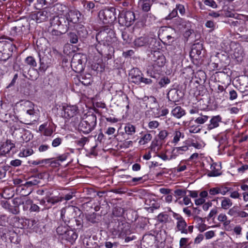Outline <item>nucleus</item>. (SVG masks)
I'll return each instance as SVG.
<instances>
[{
  "instance_id": "nucleus-1",
  "label": "nucleus",
  "mask_w": 248,
  "mask_h": 248,
  "mask_svg": "<svg viewBox=\"0 0 248 248\" xmlns=\"http://www.w3.org/2000/svg\"><path fill=\"white\" fill-rule=\"evenodd\" d=\"M108 227L110 233L115 237H123L130 233L129 225L122 218H113L109 223Z\"/></svg>"
},
{
  "instance_id": "nucleus-2",
  "label": "nucleus",
  "mask_w": 248,
  "mask_h": 248,
  "mask_svg": "<svg viewBox=\"0 0 248 248\" xmlns=\"http://www.w3.org/2000/svg\"><path fill=\"white\" fill-rule=\"evenodd\" d=\"M77 122L75 123V125L78 124V129L85 134H87L91 132L96 125L97 118L94 114H91L87 115L84 119L80 120L77 117Z\"/></svg>"
},
{
  "instance_id": "nucleus-3",
  "label": "nucleus",
  "mask_w": 248,
  "mask_h": 248,
  "mask_svg": "<svg viewBox=\"0 0 248 248\" xmlns=\"http://www.w3.org/2000/svg\"><path fill=\"white\" fill-rule=\"evenodd\" d=\"M27 32V29L25 25H18L11 29L10 35L11 37H9L7 39L13 43V45H15V43L20 44L23 34Z\"/></svg>"
},
{
  "instance_id": "nucleus-4",
  "label": "nucleus",
  "mask_w": 248,
  "mask_h": 248,
  "mask_svg": "<svg viewBox=\"0 0 248 248\" xmlns=\"http://www.w3.org/2000/svg\"><path fill=\"white\" fill-rule=\"evenodd\" d=\"M96 39L98 42L110 46L115 40L114 31L110 28L106 27L96 34Z\"/></svg>"
},
{
  "instance_id": "nucleus-5",
  "label": "nucleus",
  "mask_w": 248,
  "mask_h": 248,
  "mask_svg": "<svg viewBox=\"0 0 248 248\" xmlns=\"http://www.w3.org/2000/svg\"><path fill=\"white\" fill-rule=\"evenodd\" d=\"M98 16L103 23H112L116 19V9L111 7L101 10L99 12Z\"/></svg>"
},
{
  "instance_id": "nucleus-6",
  "label": "nucleus",
  "mask_w": 248,
  "mask_h": 248,
  "mask_svg": "<svg viewBox=\"0 0 248 248\" xmlns=\"http://www.w3.org/2000/svg\"><path fill=\"white\" fill-rule=\"evenodd\" d=\"M61 5L59 4L55 5L53 7L46 9L42 11H39L35 14L33 16L36 19L37 22H42L46 21L47 19H50V20H52L51 18H53V13L55 9H59Z\"/></svg>"
},
{
  "instance_id": "nucleus-7",
  "label": "nucleus",
  "mask_w": 248,
  "mask_h": 248,
  "mask_svg": "<svg viewBox=\"0 0 248 248\" xmlns=\"http://www.w3.org/2000/svg\"><path fill=\"white\" fill-rule=\"evenodd\" d=\"M75 212V208L72 206L62 208L61 210L60 221L62 220L65 225L73 226L71 223L74 218Z\"/></svg>"
},
{
  "instance_id": "nucleus-8",
  "label": "nucleus",
  "mask_w": 248,
  "mask_h": 248,
  "mask_svg": "<svg viewBox=\"0 0 248 248\" xmlns=\"http://www.w3.org/2000/svg\"><path fill=\"white\" fill-rule=\"evenodd\" d=\"M119 22L123 26L129 27L136 20L135 13L131 11H122L119 13Z\"/></svg>"
},
{
  "instance_id": "nucleus-9",
  "label": "nucleus",
  "mask_w": 248,
  "mask_h": 248,
  "mask_svg": "<svg viewBox=\"0 0 248 248\" xmlns=\"http://www.w3.org/2000/svg\"><path fill=\"white\" fill-rule=\"evenodd\" d=\"M50 25L52 27L56 28L62 34L66 32L69 29V23L65 18L58 16H53Z\"/></svg>"
},
{
  "instance_id": "nucleus-10",
  "label": "nucleus",
  "mask_w": 248,
  "mask_h": 248,
  "mask_svg": "<svg viewBox=\"0 0 248 248\" xmlns=\"http://www.w3.org/2000/svg\"><path fill=\"white\" fill-rule=\"evenodd\" d=\"M173 26L175 29L181 32H189L190 22L183 18H177L173 20Z\"/></svg>"
},
{
  "instance_id": "nucleus-11",
  "label": "nucleus",
  "mask_w": 248,
  "mask_h": 248,
  "mask_svg": "<svg viewBox=\"0 0 248 248\" xmlns=\"http://www.w3.org/2000/svg\"><path fill=\"white\" fill-rule=\"evenodd\" d=\"M172 217L176 220L175 229L181 233L187 234V223L185 219L180 214L172 212Z\"/></svg>"
},
{
  "instance_id": "nucleus-12",
  "label": "nucleus",
  "mask_w": 248,
  "mask_h": 248,
  "mask_svg": "<svg viewBox=\"0 0 248 248\" xmlns=\"http://www.w3.org/2000/svg\"><path fill=\"white\" fill-rule=\"evenodd\" d=\"M3 47V50H0V60L5 62L12 56L13 49L16 48V45L5 43Z\"/></svg>"
},
{
  "instance_id": "nucleus-13",
  "label": "nucleus",
  "mask_w": 248,
  "mask_h": 248,
  "mask_svg": "<svg viewBox=\"0 0 248 248\" xmlns=\"http://www.w3.org/2000/svg\"><path fill=\"white\" fill-rule=\"evenodd\" d=\"M81 57L80 54H75L71 60V66L75 69L74 70L77 72H80L83 70Z\"/></svg>"
},
{
  "instance_id": "nucleus-14",
  "label": "nucleus",
  "mask_w": 248,
  "mask_h": 248,
  "mask_svg": "<svg viewBox=\"0 0 248 248\" xmlns=\"http://www.w3.org/2000/svg\"><path fill=\"white\" fill-rule=\"evenodd\" d=\"M227 214L234 217L247 218L248 217V213L242 211L238 206H233L229 209Z\"/></svg>"
},
{
  "instance_id": "nucleus-15",
  "label": "nucleus",
  "mask_w": 248,
  "mask_h": 248,
  "mask_svg": "<svg viewBox=\"0 0 248 248\" xmlns=\"http://www.w3.org/2000/svg\"><path fill=\"white\" fill-rule=\"evenodd\" d=\"M143 76L141 71L137 68H134L131 69L129 73V77H130L131 82L137 84L141 83Z\"/></svg>"
},
{
  "instance_id": "nucleus-16",
  "label": "nucleus",
  "mask_w": 248,
  "mask_h": 248,
  "mask_svg": "<svg viewBox=\"0 0 248 248\" xmlns=\"http://www.w3.org/2000/svg\"><path fill=\"white\" fill-rule=\"evenodd\" d=\"M36 114L37 113L33 108L27 109L26 114L24 116L25 121L24 123L27 124H30L32 122L36 121L37 118Z\"/></svg>"
},
{
  "instance_id": "nucleus-17",
  "label": "nucleus",
  "mask_w": 248,
  "mask_h": 248,
  "mask_svg": "<svg viewBox=\"0 0 248 248\" xmlns=\"http://www.w3.org/2000/svg\"><path fill=\"white\" fill-rule=\"evenodd\" d=\"M63 110L64 112V117L66 118H70L73 117L77 114L78 108L76 106L69 105L66 107H63Z\"/></svg>"
},
{
  "instance_id": "nucleus-18",
  "label": "nucleus",
  "mask_w": 248,
  "mask_h": 248,
  "mask_svg": "<svg viewBox=\"0 0 248 248\" xmlns=\"http://www.w3.org/2000/svg\"><path fill=\"white\" fill-rule=\"evenodd\" d=\"M78 234L73 230L69 229L61 239L73 244L77 239Z\"/></svg>"
},
{
  "instance_id": "nucleus-19",
  "label": "nucleus",
  "mask_w": 248,
  "mask_h": 248,
  "mask_svg": "<svg viewBox=\"0 0 248 248\" xmlns=\"http://www.w3.org/2000/svg\"><path fill=\"white\" fill-rule=\"evenodd\" d=\"M80 13L77 10H71L66 15V21L69 23H77L79 21Z\"/></svg>"
},
{
  "instance_id": "nucleus-20",
  "label": "nucleus",
  "mask_w": 248,
  "mask_h": 248,
  "mask_svg": "<svg viewBox=\"0 0 248 248\" xmlns=\"http://www.w3.org/2000/svg\"><path fill=\"white\" fill-rule=\"evenodd\" d=\"M232 54V58L235 59L237 62H241L243 60L244 53L243 49L239 45H236Z\"/></svg>"
},
{
  "instance_id": "nucleus-21",
  "label": "nucleus",
  "mask_w": 248,
  "mask_h": 248,
  "mask_svg": "<svg viewBox=\"0 0 248 248\" xmlns=\"http://www.w3.org/2000/svg\"><path fill=\"white\" fill-rule=\"evenodd\" d=\"M95 48L98 52L102 56L108 55L109 53H108V51L112 49V47L110 46L103 44V43L101 42H98L96 45Z\"/></svg>"
},
{
  "instance_id": "nucleus-22",
  "label": "nucleus",
  "mask_w": 248,
  "mask_h": 248,
  "mask_svg": "<svg viewBox=\"0 0 248 248\" xmlns=\"http://www.w3.org/2000/svg\"><path fill=\"white\" fill-rule=\"evenodd\" d=\"M181 92L175 89H172L167 93V98L170 101L176 102L179 101L181 96L179 93Z\"/></svg>"
},
{
  "instance_id": "nucleus-23",
  "label": "nucleus",
  "mask_w": 248,
  "mask_h": 248,
  "mask_svg": "<svg viewBox=\"0 0 248 248\" xmlns=\"http://www.w3.org/2000/svg\"><path fill=\"white\" fill-rule=\"evenodd\" d=\"M221 117L219 115L213 116L210 121V123L207 125V129L211 130L219 126L221 122Z\"/></svg>"
},
{
  "instance_id": "nucleus-24",
  "label": "nucleus",
  "mask_w": 248,
  "mask_h": 248,
  "mask_svg": "<svg viewBox=\"0 0 248 248\" xmlns=\"http://www.w3.org/2000/svg\"><path fill=\"white\" fill-rule=\"evenodd\" d=\"M142 20L145 26H150L155 22L156 17L153 14L148 13L143 16Z\"/></svg>"
},
{
  "instance_id": "nucleus-25",
  "label": "nucleus",
  "mask_w": 248,
  "mask_h": 248,
  "mask_svg": "<svg viewBox=\"0 0 248 248\" xmlns=\"http://www.w3.org/2000/svg\"><path fill=\"white\" fill-rule=\"evenodd\" d=\"M188 145L175 147L172 151L170 158H175L179 155L183 154L184 152L188 150Z\"/></svg>"
},
{
  "instance_id": "nucleus-26",
  "label": "nucleus",
  "mask_w": 248,
  "mask_h": 248,
  "mask_svg": "<svg viewBox=\"0 0 248 248\" xmlns=\"http://www.w3.org/2000/svg\"><path fill=\"white\" fill-rule=\"evenodd\" d=\"M171 115L177 119H180L186 114L185 110L180 106H176L171 111Z\"/></svg>"
},
{
  "instance_id": "nucleus-27",
  "label": "nucleus",
  "mask_w": 248,
  "mask_h": 248,
  "mask_svg": "<svg viewBox=\"0 0 248 248\" xmlns=\"http://www.w3.org/2000/svg\"><path fill=\"white\" fill-rule=\"evenodd\" d=\"M149 38L146 36H141L136 38L134 44L136 47L146 46L149 44Z\"/></svg>"
},
{
  "instance_id": "nucleus-28",
  "label": "nucleus",
  "mask_w": 248,
  "mask_h": 248,
  "mask_svg": "<svg viewBox=\"0 0 248 248\" xmlns=\"http://www.w3.org/2000/svg\"><path fill=\"white\" fill-rule=\"evenodd\" d=\"M221 207L224 210H228L232 205V202L231 199L227 197H221Z\"/></svg>"
},
{
  "instance_id": "nucleus-29",
  "label": "nucleus",
  "mask_w": 248,
  "mask_h": 248,
  "mask_svg": "<svg viewBox=\"0 0 248 248\" xmlns=\"http://www.w3.org/2000/svg\"><path fill=\"white\" fill-rule=\"evenodd\" d=\"M165 62L166 58L165 56L162 54H160L157 56L156 60H154L153 65L155 67H162L165 65Z\"/></svg>"
},
{
  "instance_id": "nucleus-30",
  "label": "nucleus",
  "mask_w": 248,
  "mask_h": 248,
  "mask_svg": "<svg viewBox=\"0 0 248 248\" xmlns=\"http://www.w3.org/2000/svg\"><path fill=\"white\" fill-rule=\"evenodd\" d=\"M125 133L128 135H133L136 133V127L133 124L128 123L124 127Z\"/></svg>"
},
{
  "instance_id": "nucleus-31",
  "label": "nucleus",
  "mask_w": 248,
  "mask_h": 248,
  "mask_svg": "<svg viewBox=\"0 0 248 248\" xmlns=\"http://www.w3.org/2000/svg\"><path fill=\"white\" fill-rule=\"evenodd\" d=\"M67 225L64 224V225H63L62 224L59 225L56 230L57 234L61 237H62V236L66 233L67 231L69 230V229L67 227ZM68 226H70V225H68Z\"/></svg>"
},
{
  "instance_id": "nucleus-32",
  "label": "nucleus",
  "mask_w": 248,
  "mask_h": 248,
  "mask_svg": "<svg viewBox=\"0 0 248 248\" xmlns=\"http://www.w3.org/2000/svg\"><path fill=\"white\" fill-rule=\"evenodd\" d=\"M53 28L50 32V38H51L53 41H56L61 37L62 33L56 28Z\"/></svg>"
},
{
  "instance_id": "nucleus-33",
  "label": "nucleus",
  "mask_w": 248,
  "mask_h": 248,
  "mask_svg": "<svg viewBox=\"0 0 248 248\" xmlns=\"http://www.w3.org/2000/svg\"><path fill=\"white\" fill-rule=\"evenodd\" d=\"M33 154V150L30 148L23 149L19 153L18 156L20 157H27Z\"/></svg>"
},
{
  "instance_id": "nucleus-34",
  "label": "nucleus",
  "mask_w": 248,
  "mask_h": 248,
  "mask_svg": "<svg viewBox=\"0 0 248 248\" xmlns=\"http://www.w3.org/2000/svg\"><path fill=\"white\" fill-rule=\"evenodd\" d=\"M76 223V226L77 227V230H80L83 227V220L82 219L80 218L79 217H78L73 218V220H72V222L71 223L73 225L72 227H75L74 223Z\"/></svg>"
},
{
  "instance_id": "nucleus-35",
  "label": "nucleus",
  "mask_w": 248,
  "mask_h": 248,
  "mask_svg": "<svg viewBox=\"0 0 248 248\" xmlns=\"http://www.w3.org/2000/svg\"><path fill=\"white\" fill-rule=\"evenodd\" d=\"M193 119H192L189 121V132L191 133H197L200 132L201 128L199 126H195L193 124Z\"/></svg>"
},
{
  "instance_id": "nucleus-36",
  "label": "nucleus",
  "mask_w": 248,
  "mask_h": 248,
  "mask_svg": "<svg viewBox=\"0 0 248 248\" xmlns=\"http://www.w3.org/2000/svg\"><path fill=\"white\" fill-rule=\"evenodd\" d=\"M208 118L209 117L208 116L200 114L199 115L198 117L195 119L194 122L198 124H203L208 120Z\"/></svg>"
},
{
  "instance_id": "nucleus-37",
  "label": "nucleus",
  "mask_w": 248,
  "mask_h": 248,
  "mask_svg": "<svg viewBox=\"0 0 248 248\" xmlns=\"http://www.w3.org/2000/svg\"><path fill=\"white\" fill-rule=\"evenodd\" d=\"M46 199L48 203H50L52 205H54L56 203L62 201V197H58L56 196L48 197H46Z\"/></svg>"
},
{
  "instance_id": "nucleus-38",
  "label": "nucleus",
  "mask_w": 248,
  "mask_h": 248,
  "mask_svg": "<svg viewBox=\"0 0 248 248\" xmlns=\"http://www.w3.org/2000/svg\"><path fill=\"white\" fill-rule=\"evenodd\" d=\"M170 80L168 77H164L161 78L158 81V84L160 88L165 87L168 84H170Z\"/></svg>"
},
{
  "instance_id": "nucleus-39",
  "label": "nucleus",
  "mask_w": 248,
  "mask_h": 248,
  "mask_svg": "<svg viewBox=\"0 0 248 248\" xmlns=\"http://www.w3.org/2000/svg\"><path fill=\"white\" fill-rule=\"evenodd\" d=\"M68 38L70 42L72 44H76L78 42V36L76 32H71L68 33Z\"/></svg>"
},
{
  "instance_id": "nucleus-40",
  "label": "nucleus",
  "mask_w": 248,
  "mask_h": 248,
  "mask_svg": "<svg viewBox=\"0 0 248 248\" xmlns=\"http://www.w3.org/2000/svg\"><path fill=\"white\" fill-rule=\"evenodd\" d=\"M152 136L150 134H146L140 140L139 143L144 145L149 142L152 139Z\"/></svg>"
},
{
  "instance_id": "nucleus-41",
  "label": "nucleus",
  "mask_w": 248,
  "mask_h": 248,
  "mask_svg": "<svg viewBox=\"0 0 248 248\" xmlns=\"http://www.w3.org/2000/svg\"><path fill=\"white\" fill-rule=\"evenodd\" d=\"M40 57V68L43 70H46L47 67L49 66L48 63L46 62V57H43L42 58L40 57V55H39Z\"/></svg>"
},
{
  "instance_id": "nucleus-42",
  "label": "nucleus",
  "mask_w": 248,
  "mask_h": 248,
  "mask_svg": "<svg viewBox=\"0 0 248 248\" xmlns=\"http://www.w3.org/2000/svg\"><path fill=\"white\" fill-rule=\"evenodd\" d=\"M25 62L32 67H36L37 66V63L33 57L32 56H29L25 59Z\"/></svg>"
},
{
  "instance_id": "nucleus-43",
  "label": "nucleus",
  "mask_w": 248,
  "mask_h": 248,
  "mask_svg": "<svg viewBox=\"0 0 248 248\" xmlns=\"http://www.w3.org/2000/svg\"><path fill=\"white\" fill-rule=\"evenodd\" d=\"M89 141L88 138L87 137H82L78 140H76V143L78 145L83 147L85 144Z\"/></svg>"
},
{
  "instance_id": "nucleus-44",
  "label": "nucleus",
  "mask_w": 248,
  "mask_h": 248,
  "mask_svg": "<svg viewBox=\"0 0 248 248\" xmlns=\"http://www.w3.org/2000/svg\"><path fill=\"white\" fill-rule=\"evenodd\" d=\"M161 145H159L158 141H153L151 145V149L152 151L157 153L160 150Z\"/></svg>"
},
{
  "instance_id": "nucleus-45",
  "label": "nucleus",
  "mask_w": 248,
  "mask_h": 248,
  "mask_svg": "<svg viewBox=\"0 0 248 248\" xmlns=\"http://www.w3.org/2000/svg\"><path fill=\"white\" fill-rule=\"evenodd\" d=\"M192 146L197 149H201L204 147L203 143L199 142L198 141H195L194 140H192L191 143L188 144V146Z\"/></svg>"
},
{
  "instance_id": "nucleus-46",
  "label": "nucleus",
  "mask_w": 248,
  "mask_h": 248,
  "mask_svg": "<svg viewBox=\"0 0 248 248\" xmlns=\"http://www.w3.org/2000/svg\"><path fill=\"white\" fill-rule=\"evenodd\" d=\"M182 135V133L179 131H176L175 132L174 134L173 139L172 140V143L176 144L180 140V138Z\"/></svg>"
},
{
  "instance_id": "nucleus-47",
  "label": "nucleus",
  "mask_w": 248,
  "mask_h": 248,
  "mask_svg": "<svg viewBox=\"0 0 248 248\" xmlns=\"http://www.w3.org/2000/svg\"><path fill=\"white\" fill-rule=\"evenodd\" d=\"M203 3L206 6H210L213 8L217 7V4L214 0H203Z\"/></svg>"
},
{
  "instance_id": "nucleus-48",
  "label": "nucleus",
  "mask_w": 248,
  "mask_h": 248,
  "mask_svg": "<svg viewBox=\"0 0 248 248\" xmlns=\"http://www.w3.org/2000/svg\"><path fill=\"white\" fill-rule=\"evenodd\" d=\"M169 216L167 214H160L158 216V220L160 222L166 223L168 221Z\"/></svg>"
},
{
  "instance_id": "nucleus-49",
  "label": "nucleus",
  "mask_w": 248,
  "mask_h": 248,
  "mask_svg": "<svg viewBox=\"0 0 248 248\" xmlns=\"http://www.w3.org/2000/svg\"><path fill=\"white\" fill-rule=\"evenodd\" d=\"M175 8L177 10V12L179 11L181 16H184L185 14L186 9L184 5L181 4H177Z\"/></svg>"
},
{
  "instance_id": "nucleus-50",
  "label": "nucleus",
  "mask_w": 248,
  "mask_h": 248,
  "mask_svg": "<svg viewBox=\"0 0 248 248\" xmlns=\"http://www.w3.org/2000/svg\"><path fill=\"white\" fill-rule=\"evenodd\" d=\"M86 219L88 221L92 223H95L96 221V215L94 213L89 214L86 215Z\"/></svg>"
},
{
  "instance_id": "nucleus-51",
  "label": "nucleus",
  "mask_w": 248,
  "mask_h": 248,
  "mask_svg": "<svg viewBox=\"0 0 248 248\" xmlns=\"http://www.w3.org/2000/svg\"><path fill=\"white\" fill-rule=\"evenodd\" d=\"M229 99L230 100H233L236 99L237 97V93L236 91L233 89L229 91Z\"/></svg>"
},
{
  "instance_id": "nucleus-52",
  "label": "nucleus",
  "mask_w": 248,
  "mask_h": 248,
  "mask_svg": "<svg viewBox=\"0 0 248 248\" xmlns=\"http://www.w3.org/2000/svg\"><path fill=\"white\" fill-rule=\"evenodd\" d=\"M168 136V132L166 130H162L160 131L158 137L160 140H165Z\"/></svg>"
},
{
  "instance_id": "nucleus-53",
  "label": "nucleus",
  "mask_w": 248,
  "mask_h": 248,
  "mask_svg": "<svg viewBox=\"0 0 248 248\" xmlns=\"http://www.w3.org/2000/svg\"><path fill=\"white\" fill-rule=\"evenodd\" d=\"M50 159V158H48L42 159L41 160L31 161L30 163L32 165H37L43 163H47Z\"/></svg>"
},
{
  "instance_id": "nucleus-54",
  "label": "nucleus",
  "mask_w": 248,
  "mask_h": 248,
  "mask_svg": "<svg viewBox=\"0 0 248 248\" xmlns=\"http://www.w3.org/2000/svg\"><path fill=\"white\" fill-rule=\"evenodd\" d=\"M156 156H158V157L160 158L164 161L169 160L172 159V158H170V157H169L166 155V153H164L163 152H161L160 153L157 154Z\"/></svg>"
},
{
  "instance_id": "nucleus-55",
  "label": "nucleus",
  "mask_w": 248,
  "mask_h": 248,
  "mask_svg": "<svg viewBox=\"0 0 248 248\" xmlns=\"http://www.w3.org/2000/svg\"><path fill=\"white\" fill-rule=\"evenodd\" d=\"M201 210L198 208L194 207L193 214L194 215V218L195 219L202 220V218L198 217L197 215L200 213Z\"/></svg>"
},
{
  "instance_id": "nucleus-56",
  "label": "nucleus",
  "mask_w": 248,
  "mask_h": 248,
  "mask_svg": "<svg viewBox=\"0 0 248 248\" xmlns=\"http://www.w3.org/2000/svg\"><path fill=\"white\" fill-rule=\"evenodd\" d=\"M174 195L176 197H180L184 196L186 194V192L184 190L177 189H176L174 191Z\"/></svg>"
},
{
  "instance_id": "nucleus-57",
  "label": "nucleus",
  "mask_w": 248,
  "mask_h": 248,
  "mask_svg": "<svg viewBox=\"0 0 248 248\" xmlns=\"http://www.w3.org/2000/svg\"><path fill=\"white\" fill-rule=\"evenodd\" d=\"M159 123L157 121H152L148 123V127L150 129H155L158 127Z\"/></svg>"
},
{
  "instance_id": "nucleus-58",
  "label": "nucleus",
  "mask_w": 248,
  "mask_h": 248,
  "mask_svg": "<svg viewBox=\"0 0 248 248\" xmlns=\"http://www.w3.org/2000/svg\"><path fill=\"white\" fill-rule=\"evenodd\" d=\"M177 14V10L175 8L171 12V13H170L168 16L166 17L165 18L166 20H170L172 18L176 17Z\"/></svg>"
},
{
  "instance_id": "nucleus-59",
  "label": "nucleus",
  "mask_w": 248,
  "mask_h": 248,
  "mask_svg": "<svg viewBox=\"0 0 248 248\" xmlns=\"http://www.w3.org/2000/svg\"><path fill=\"white\" fill-rule=\"evenodd\" d=\"M188 238H181L180 240L179 245L181 248H185L188 242Z\"/></svg>"
},
{
  "instance_id": "nucleus-60",
  "label": "nucleus",
  "mask_w": 248,
  "mask_h": 248,
  "mask_svg": "<svg viewBox=\"0 0 248 248\" xmlns=\"http://www.w3.org/2000/svg\"><path fill=\"white\" fill-rule=\"evenodd\" d=\"M62 142V139L60 138L55 139L52 142V145L54 147H56L60 145Z\"/></svg>"
},
{
  "instance_id": "nucleus-61",
  "label": "nucleus",
  "mask_w": 248,
  "mask_h": 248,
  "mask_svg": "<svg viewBox=\"0 0 248 248\" xmlns=\"http://www.w3.org/2000/svg\"><path fill=\"white\" fill-rule=\"evenodd\" d=\"M169 113V109L166 108H163L159 111V114L156 116V117H159L160 116H164Z\"/></svg>"
},
{
  "instance_id": "nucleus-62",
  "label": "nucleus",
  "mask_w": 248,
  "mask_h": 248,
  "mask_svg": "<svg viewBox=\"0 0 248 248\" xmlns=\"http://www.w3.org/2000/svg\"><path fill=\"white\" fill-rule=\"evenodd\" d=\"M205 25L207 28H210L211 29V31L214 30L215 28V24L214 22L211 20L207 21L205 23Z\"/></svg>"
},
{
  "instance_id": "nucleus-63",
  "label": "nucleus",
  "mask_w": 248,
  "mask_h": 248,
  "mask_svg": "<svg viewBox=\"0 0 248 248\" xmlns=\"http://www.w3.org/2000/svg\"><path fill=\"white\" fill-rule=\"evenodd\" d=\"M22 161L19 159H15L11 161L10 165L14 167H18L21 165Z\"/></svg>"
},
{
  "instance_id": "nucleus-64",
  "label": "nucleus",
  "mask_w": 248,
  "mask_h": 248,
  "mask_svg": "<svg viewBox=\"0 0 248 248\" xmlns=\"http://www.w3.org/2000/svg\"><path fill=\"white\" fill-rule=\"evenodd\" d=\"M228 218L227 216L225 213H220L217 217V220L221 222H222L223 221L226 220V219Z\"/></svg>"
}]
</instances>
